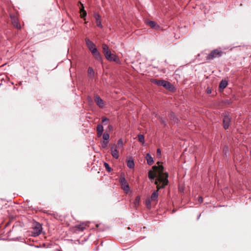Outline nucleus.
Listing matches in <instances>:
<instances>
[{
	"label": "nucleus",
	"mask_w": 251,
	"mask_h": 251,
	"mask_svg": "<svg viewBox=\"0 0 251 251\" xmlns=\"http://www.w3.org/2000/svg\"><path fill=\"white\" fill-rule=\"evenodd\" d=\"M158 166L152 167V170L149 172L148 176L151 180H154L156 177L155 181V184L157 185V190L154 191L151 194L150 199L152 201H157L158 197V191L160 189L165 187L168 184V174L164 173V167L160 165V163H157Z\"/></svg>",
	"instance_id": "obj_1"
},
{
	"label": "nucleus",
	"mask_w": 251,
	"mask_h": 251,
	"mask_svg": "<svg viewBox=\"0 0 251 251\" xmlns=\"http://www.w3.org/2000/svg\"><path fill=\"white\" fill-rule=\"evenodd\" d=\"M85 42L88 48L91 51L92 54L98 60H101V57L100 53L98 51L95 45L89 39L86 38Z\"/></svg>",
	"instance_id": "obj_2"
},
{
	"label": "nucleus",
	"mask_w": 251,
	"mask_h": 251,
	"mask_svg": "<svg viewBox=\"0 0 251 251\" xmlns=\"http://www.w3.org/2000/svg\"><path fill=\"white\" fill-rule=\"evenodd\" d=\"M223 52L219 49H215L211 51V52L207 56L206 59L208 60H213L215 58H219L222 56Z\"/></svg>",
	"instance_id": "obj_3"
},
{
	"label": "nucleus",
	"mask_w": 251,
	"mask_h": 251,
	"mask_svg": "<svg viewBox=\"0 0 251 251\" xmlns=\"http://www.w3.org/2000/svg\"><path fill=\"white\" fill-rule=\"evenodd\" d=\"M120 182L122 189L126 192V193H127L129 191V186L124 176H121L120 178Z\"/></svg>",
	"instance_id": "obj_4"
},
{
	"label": "nucleus",
	"mask_w": 251,
	"mask_h": 251,
	"mask_svg": "<svg viewBox=\"0 0 251 251\" xmlns=\"http://www.w3.org/2000/svg\"><path fill=\"white\" fill-rule=\"evenodd\" d=\"M110 150H111V155H112V156L116 159L118 158L119 157V151H118V146L115 144H112L111 145Z\"/></svg>",
	"instance_id": "obj_5"
},
{
	"label": "nucleus",
	"mask_w": 251,
	"mask_h": 251,
	"mask_svg": "<svg viewBox=\"0 0 251 251\" xmlns=\"http://www.w3.org/2000/svg\"><path fill=\"white\" fill-rule=\"evenodd\" d=\"M155 83L158 85L162 86L168 89H170L172 86L171 84L169 82L164 80H157L155 81Z\"/></svg>",
	"instance_id": "obj_6"
},
{
	"label": "nucleus",
	"mask_w": 251,
	"mask_h": 251,
	"mask_svg": "<svg viewBox=\"0 0 251 251\" xmlns=\"http://www.w3.org/2000/svg\"><path fill=\"white\" fill-rule=\"evenodd\" d=\"M223 121L224 128L225 129H227V128H228L230 123V117L228 115H227L226 113L224 114Z\"/></svg>",
	"instance_id": "obj_7"
},
{
	"label": "nucleus",
	"mask_w": 251,
	"mask_h": 251,
	"mask_svg": "<svg viewBox=\"0 0 251 251\" xmlns=\"http://www.w3.org/2000/svg\"><path fill=\"white\" fill-rule=\"evenodd\" d=\"M93 16L96 20L97 25L100 28H102L103 26L101 24V16H100V15L97 12H94Z\"/></svg>",
	"instance_id": "obj_8"
},
{
	"label": "nucleus",
	"mask_w": 251,
	"mask_h": 251,
	"mask_svg": "<svg viewBox=\"0 0 251 251\" xmlns=\"http://www.w3.org/2000/svg\"><path fill=\"white\" fill-rule=\"evenodd\" d=\"M95 101L97 104L100 107L103 108L104 106V103L103 100L99 96H96L95 97Z\"/></svg>",
	"instance_id": "obj_9"
},
{
	"label": "nucleus",
	"mask_w": 251,
	"mask_h": 251,
	"mask_svg": "<svg viewBox=\"0 0 251 251\" xmlns=\"http://www.w3.org/2000/svg\"><path fill=\"white\" fill-rule=\"evenodd\" d=\"M86 225L84 223H81L79 225H76L75 227V232H80V231H83L84 229L85 228Z\"/></svg>",
	"instance_id": "obj_10"
},
{
	"label": "nucleus",
	"mask_w": 251,
	"mask_h": 251,
	"mask_svg": "<svg viewBox=\"0 0 251 251\" xmlns=\"http://www.w3.org/2000/svg\"><path fill=\"white\" fill-rule=\"evenodd\" d=\"M146 159L147 160L148 164L149 165H151L154 162L153 158L149 153H148L146 154Z\"/></svg>",
	"instance_id": "obj_11"
},
{
	"label": "nucleus",
	"mask_w": 251,
	"mask_h": 251,
	"mask_svg": "<svg viewBox=\"0 0 251 251\" xmlns=\"http://www.w3.org/2000/svg\"><path fill=\"white\" fill-rule=\"evenodd\" d=\"M147 23L151 28H157L158 27V25H157V23L154 21H149L147 22Z\"/></svg>",
	"instance_id": "obj_12"
},
{
	"label": "nucleus",
	"mask_w": 251,
	"mask_h": 251,
	"mask_svg": "<svg viewBox=\"0 0 251 251\" xmlns=\"http://www.w3.org/2000/svg\"><path fill=\"white\" fill-rule=\"evenodd\" d=\"M42 227L41 226H36L34 228V233L36 235L40 234L42 231Z\"/></svg>",
	"instance_id": "obj_13"
},
{
	"label": "nucleus",
	"mask_w": 251,
	"mask_h": 251,
	"mask_svg": "<svg viewBox=\"0 0 251 251\" xmlns=\"http://www.w3.org/2000/svg\"><path fill=\"white\" fill-rule=\"evenodd\" d=\"M228 84L227 81L226 80H222L219 84V88L223 89L225 88Z\"/></svg>",
	"instance_id": "obj_14"
},
{
	"label": "nucleus",
	"mask_w": 251,
	"mask_h": 251,
	"mask_svg": "<svg viewBox=\"0 0 251 251\" xmlns=\"http://www.w3.org/2000/svg\"><path fill=\"white\" fill-rule=\"evenodd\" d=\"M107 59H108L109 61H113L116 62H118L119 61L118 57L113 53H112L110 57L109 58H107Z\"/></svg>",
	"instance_id": "obj_15"
},
{
	"label": "nucleus",
	"mask_w": 251,
	"mask_h": 251,
	"mask_svg": "<svg viewBox=\"0 0 251 251\" xmlns=\"http://www.w3.org/2000/svg\"><path fill=\"white\" fill-rule=\"evenodd\" d=\"M127 166L129 168H133L134 166V162L132 159H129L127 162Z\"/></svg>",
	"instance_id": "obj_16"
},
{
	"label": "nucleus",
	"mask_w": 251,
	"mask_h": 251,
	"mask_svg": "<svg viewBox=\"0 0 251 251\" xmlns=\"http://www.w3.org/2000/svg\"><path fill=\"white\" fill-rule=\"evenodd\" d=\"M12 24H13L14 26L16 27L17 28H18V29L21 28L20 25L19 24L18 22L16 20H15V19L12 20Z\"/></svg>",
	"instance_id": "obj_17"
},
{
	"label": "nucleus",
	"mask_w": 251,
	"mask_h": 251,
	"mask_svg": "<svg viewBox=\"0 0 251 251\" xmlns=\"http://www.w3.org/2000/svg\"><path fill=\"white\" fill-rule=\"evenodd\" d=\"M140 201V196H137L134 201V204L135 206H137L139 205Z\"/></svg>",
	"instance_id": "obj_18"
},
{
	"label": "nucleus",
	"mask_w": 251,
	"mask_h": 251,
	"mask_svg": "<svg viewBox=\"0 0 251 251\" xmlns=\"http://www.w3.org/2000/svg\"><path fill=\"white\" fill-rule=\"evenodd\" d=\"M138 138L139 142H141L143 144L145 143L144 136L143 134H139Z\"/></svg>",
	"instance_id": "obj_19"
},
{
	"label": "nucleus",
	"mask_w": 251,
	"mask_h": 251,
	"mask_svg": "<svg viewBox=\"0 0 251 251\" xmlns=\"http://www.w3.org/2000/svg\"><path fill=\"white\" fill-rule=\"evenodd\" d=\"M102 138L104 141H109V134L108 133L104 132L102 135Z\"/></svg>",
	"instance_id": "obj_20"
},
{
	"label": "nucleus",
	"mask_w": 251,
	"mask_h": 251,
	"mask_svg": "<svg viewBox=\"0 0 251 251\" xmlns=\"http://www.w3.org/2000/svg\"><path fill=\"white\" fill-rule=\"evenodd\" d=\"M88 74L89 75L93 76L94 75V72L93 69L92 67H89L88 69Z\"/></svg>",
	"instance_id": "obj_21"
},
{
	"label": "nucleus",
	"mask_w": 251,
	"mask_h": 251,
	"mask_svg": "<svg viewBox=\"0 0 251 251\" xmlns=\"http://www.w3.org/2000/svg\"><path fill=\"white\" fill-rule=\"evenodd\" d=\"M97 132H102L103 131V127L101 124H99L97 127Z\"/></svg>",
	"instance_id": "obj_22"
},
{
	"label": "nucleus",
	"mask_w": 251,
	"mask_h": 251,
	"mask_svg": "<svg viewBox=\"0 0 251 251\" xmlns=\"http://www.w3.org/2000/svg\"><path fill=\"white\" fill-rule=\"evenodd\" d=\"M151 201H152L150 199H148L145 201L147 207L149 209L151 208Z\"/></svg>",
	"instance_id": "obj_23"
},
{
	"label": "nucleus",
	"mask_w": 251,
	"mask_h": 251,
	"mask_svg": "<svg viewBox=\"0 0 251 251\" xmlns=\"http://www.w3.org/2000/svg\"><path fill=\"white\" fill-rule=\"evenodd\" d=\"M104 166L105 167V169L106 170V171L107 172H111L112 169H111V168L110 167L109 165L107 163L104 162Z\"/></svg>",
	"instance_id": "obj_24"
},
{
	"label": "nucleus",
	"mask_w": 251,
	"mask_h": 251,
	"mask_svg": "<svg viewBox=\"0 0 251 251\" xmlns=\"http://www.w3.org/2000/svg\"><path fill=\"white\" fill-rule=\"evenodd\" d=\"M102 48L103 53L109 50L108 46L105 44H102Z\"/></svg>",
	"instance_id": "obj_25"
},
{
	"label": "nucleus",
	"mask_w": 251,
	"mask_h": 251,
	"mask_svg": "<svg viewBox=\"0 0 251 251\" xmlns=\"http://www.w3.org/2000/svg\"><path fill=\"white\" fill-rule=\"evenodd\" d=\"M104 54L106 59L109 58L112 54L110 50L104 52Z\"/></svg>",
	"instance_id": "obj_26"
},
{
	"label": "nucleus",
	"mask_w": 251,
	"mask_h": 251,
	"mask_svg": "<svg viewBox=\"0 0 251 251\" xmlns=\"http://www.w3.org/2000/svg\"><path fill=\"white\" fill-rule=\"evenodd\" d=\"M118 148H122L123 147V142L122 139H120L118 141L117 145Z\"/></svg>",
	"instance_id": "obj_27"
},
{
	"label": "nucleus",
	"mask_w": 251,
	"mask_h": 251,
	"mask_svg": "<svg viewBox=\"0 0 251 251\" xmlns=\"http://www.w3.org/2000/svg\"><path fill=\"white\" fill-rule=\"evenodd\" d=\"M109 141H101V144L103 148H105L107 146Z\"/></svg>",
	"instance_id": "obj_28"
},
{
	"label": "nucleus",
	"mask_w": 251,
	"mask_h": 251,
	"mask_svg": "<svg viewBox=\"0 0 251 251\" xmlns=\"http://www.w3.org/2000/svg\"><path fill=\"white\" fill-rule=\"evenodd\" d=\"M109 121V119L106 117H102V122L105 125L107 124V123Z\"/></svg>",
	"instance_id": "obj_29"
},
{
	"label": "nucleus",
	"mask_w": 251,
	"mask_h": 251,
	"mask_svg": "<svg viewBox=\"0 0 251 251\" xmlns=\"http://www.w3.org/2000/svg\"><path fill=\"white\" fill-rule=\"evenodd\" d=\"M80 4L81 5V7L80 8V12L83 13L84 11H85L84 10V7L83 6V4L81 3V2H79Z\"/></svg>",
	"instance_id": "obj_30"
},
{
	"label": "nucleus",
	"mask_w": 251,
	"mask_h": 251,
	"mask_svg": "<svg viewBox=\"0 0 251 251\" xmlns=\"http://www.w3.org/2000/svg\"><path fill=\"white\" fill-rule=\"evenodd\" d=\"M160 123L161 124L164 125V126H166V120L165 119L163 118L162 117L160 118Z\"/></svg>",
	"instance_id": "obj_31"
},
{
	"label": "nucleus",
	"mask_w": 251,
	"mask_h": 251,
	"mask_svg": "<svg viewBox=\"0 0 251 251\" xmlns=\"http://www.w3.org/2000/svg\"><path fill=\"white\" fill-rule=\"evenodd\" d=\"M87 15V13L86 11H84V12L82 13L80 16L81 18L84 19V18L86 17Z\"/></svg>",
	"instance_id": "obj_32"
},
{
	"label": "nucleus",
	"mask_w": 251,
	"mask_h": 251,
	"mask_svg": "<svg viewBox=\"0 0 251 251\" xmlns=\"http://www.w3.org/2000/svg\"><path fill=\"white\" fill-rule=\"evenodd\" d=\"M198 201H199V202L200 203H202V201H203V198H202V197H200L199 198V200H198Z\"/></svg>",
	"instance_id": "obj_33"
},
{
	"label": "nucleus",
	"mask_w": 251,
	"mask_h": 251,
	"mask_svg": "<svg viewBox=\"0 0 251 251\" xmlns=\"http://www.w3.org/2000/svg\"><path fill=\"white\" fill-rule=\"evenodd\" d=\"M102 134V132H97V136L98 137H100Z\"/></svg>",
	"instance_id": "obj_34"
},
{
	"label": "nucleus",
	"mask_w": 251,
	"mask_h": 251,
	"mask_svg": "<svg viewBox=\"0 0 251 251\" xmlns=\"http://www.w3.org/2000/svg\"><path fill=\"white\" fill-rule=\"evenodd\" d=\"M157 155L161 154V150L159 149H158L157 150Z\"/></svg>",
	"instance_id": "obj_35"
},
{
	"label": "nucleus",
	"mask_w": 251,
	"mask_h": 251,
	"mask_svg": "<svg viewBox=\"0 0 251 251\" xmlns=\"http://www.w3.org/2000/svg\"><path fill=\"white\" fill-rule=\"evenodd\" d=\"M108 127L110 130H112V129H113V127L111 125L108 126Z\"/></svg>",
	"instance_id": "obj_36"
}]
</instances>
